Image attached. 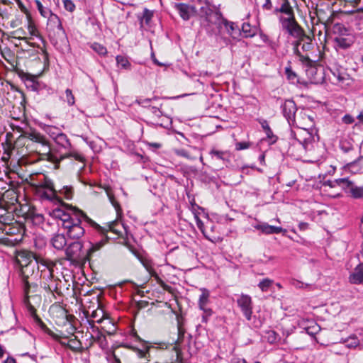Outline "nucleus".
Instances as JSON below:
<instances>
[{
	"instance_id": "obj_1",
	"label": "nucleus",
	"mask_w": 363,
	"mask_h": 363,
	"mask_svg": "<svg viewBox=\"0 0 363 363\" xmlns=\"http://www.w3.org/2000/svg\"><path fill=\"white\" fill-rule=\"evenodd\" d=\"M21 226L15 220L14 216L6 212L0 216V243L8 246H16L23 238Z\"/></svg>"
},
{
	"instance_id": "obj_2",
	"label": "nucleus",
	"mask_w": 363,
	"mask_h": 363,
	"mask_svg": "<svg viewBox=\"0 0 363 363\" xmlns=\"http://www.w3.org/2000/svg\"><path fill=\"white\" fill-rule=\"evenodd\" d=\"M20 275L25 294L24 301L29 307L31 313L34 314L35 309L29 303V294L32 288L37 286L35 284V281L40 277L38 262L37 261H33L25 268L21 269Z\"/></svg>"
},
{
	"instance_id": "obj_3",
	"label": "nucleus",
	"mask_w": 363,
	"mask_h": 363,
	"mask_svg": "<svg viewBox=\"0 0 363 363\" xmlns=\"http://www.w3.org/2000/svg\"><path fill=\"white\" fill-rule=\"evenodd\" d=\"M74 215L76 216V220L65 228L66 234L72 240H79L85 233L84 228L82 226V218H83L91 227L95 228L99 233H104L105 229L97 224L95 221L88 217L82 211L79 209L74 210Z\"/></svg>"
},
{
	"instance_id": "obj_4",
	"label": "nucleus",
	"mask_w": 363,
	"mask_h": 363,
	"mask_svg": "<svg viewBox=\"0 0 363 363\" xmlns=\"http://www.w3.org/2000/svg\"><path fill=\"white\" fill-rule=\"evenodd\" d=\"M201 16L204 18L202 24L208 31L213 30L212 26L219 27L221 24H223V20H225L223 18L220 12L213 11L208 6L201 8Z\"/></svg>"
},
{
	"instance_id": "obj_5",
	"label": "nucleus",
	"mask_w": 363,
	"mask_h": 363,
	"mask_svg": "<svg viewBox=\"0 0 363 363\" xmlns=\"http://www.w3.org/2000/svg\"><path fill=\"white\" fill-rule=\"evenodd\" d=\"M37 191L43 199L49 201L62 202L60 196H63L66 199H71L73 196L72 187L68 186H64L57 191H43V189H38Z\"/></svg>"
},
{
	"instance_id": "obj_6",
	"label": "nucleus",
	"mask_w": 363,
	"mask_h": 363,
	"mask_svg": "<svg viewBox=\"0 0 363 363\" xmlns=\"http://www.w3.org/2000/svg\"><path fill=\"white\" fill-rule=\"evenodd\" d=\"M279 22L283 30H286L291 36L299 38L303 35V29L298 23L295 16L284 17L281 16Z\"/></svg>"
},
{
	"instance_id": "obj_7",
	"label": "nucleus",
	"mask_w": 363,
	"mask_h": 363,
	"mask_svg": "<svg viewBox=\"0 0 363 363\" xmlns=\"http://www.w3.org/2000/svg\"><path fill=\"white\" fill-rule=\"evenodd\" d=\"M83 244L77 240L71 242L65 249L67 259L71 262H79L87 260L86 253L82 252Z\"/></svg>"
},
{
	"instance_id": "obj_8",
	"label": "nucleus",
	"mask_w": 363,
	"mask_h": 363,
	"mask_svg": "<svg viewBox=\"0 0 363 363\" xmlns=\"http://www.w3.org/2000/svg\"><path fill=\"white\" fill-rule=\"evenodd\" d=\"M42 287L47 291L51 294L56 293L57 294H61V291L59 289V284L60 281L57 278H55L53 272L52 271L45 272L43 277Z\"/></svg>"
},
{
	"instance_id": "obj_9",
	"label": "nucleus",
	"mask_w": 363,
	"mask_h": 363,
	"mask_svg": "<svg viewBox=\"0 0 363 363\" xmlns=\"http://www.w3.org/2000/svg\"><path fill=\"white\" fill-rule=\"evenodd\" d=\"M24 138H27L33 142L35 145V147L40 144H45V140H47V138L44 135L31 128L27 129L26 131H23V134H21V135L17 138L16 143H21Z\"/></svg>"
},
{
	"instance_id": "obj_10",
	"label": "nucleus",
	"mask_w": 363,
	"mask_h": 363,
	"mask_svg": "<svg viewBox=\"0 0 363 363\" xmlns=\"http://www.w3.org/2000/svg\"><path fill=\"white\" fill-rule=\"evenodd\" d=\"M236 302L246 319L250 320L252 314V298L249 295L242 294L237 299Z\"/></svg>"
},
{
	"instance_id": "obj_11",
	"label": "nucleus",
	"mask_w": 363,
	"mask_h": 363,
	"mask_svg": "<svg viewBox=\"0 0 363 363\" xmlns=\"http://www.w3.org/2000/svg\"><path fill=\"white\" fill-rule=\"evenodd\" d=\"M46 18H48V29L50 31L56 32L59 37L64 38L65 36V31L63 29L60 18L52 12Z\"/></svg>"
},
{
	"instance_id": "obj_12",
	"label": "nucleus",
	"mask_w": 363,
	"mask_h": 363,
	"mask_svg": "<svg viewBox=\"0 0 363 363\" xmlns=\"http://www.w3.org/2000/svg\"><path fill=\"white\" fill-rule=\"evenodd\" d=\"M281 110L289 124L295 125V114L297 111L295 102L293 100H286L284 104H281Z\"/></svg>"
},
{
	"instance_id": "obj_13",
	"label": "nucleus",
	"mask_w": 363,
	"mask_h": 363,
	"mask_svg": "<svg viewBox=\"0 0 363 363\" xmlns=\"http://www.w3.org/2000/svg\"><path fill=\"white\" fill-rule=\"evenodd\" d=\"M335 182L344 188H349L350 192L354 199L363 198V187L354 186L353 183L347 178L338 179Z\"/></svg>"
},
{
	"instance_id": "obj_14",
	"label": "nucleus",
	"mask_w": 363,
	"mask_h": 363,
	"mask_svg": "<svg viewBox=\"0 0 363 363\" xmlns=\"http://www.w3.org/2000/svg\"><path fill=\"white\" fill-rule=\"evenodd\" d=\"M33 150L42 155V160H46L55 164L60 163V160L50 153V146L48 139L45 140V144H40L35 147Z\"/></svg>"
},
{
	"instance_id": "obj_15",
	"label": "nucleus",
	"mask_w": 363,
	"mask_h": 363,
	"mask_svg": "<svg viewBox=\"0 0 363 363\" xmlns=\"http://www.w3.org/2000/svg\"><path fill=\"white\" fill-rule=\"evenodd\" d=\"M334 43L336 49L345 50L353 44L354 36L351 33L344 36H336Z\"/></svg>"
},
{
	"instance_id": "obj_16",
	"label": "nucleus",
	"mask_w": 363,
	"mask_h": 363,
	"mask_svg": "<svg viewBox=\"0 0 363 363\" xmlns=\"http://www.w3.org/2000/svg\"><path fill=\"white\" fill-rule=\"evenodd\" d=\"M37 257L29 252H21L17 256V262L21 269L27 267L31 262L36 261Z\"/></svg>"
},
{
	"instance_id": "obj_17",
	"label": "nucleus",
	"mask_w": 363,
	"mask_h": 363,
	"mask_svg": "<svg viewBox=\"0 0 363 363\" xmlns=\"http://www.w3.org/2000/svg\"><path fill=\"white\" fill-rule=\"evenodd\" d=\"M349 281L352 284H363V263L359 264L349 277Z\"/></svg>"
},
{
	"instance_id": "obj_18",
	"label": "nucleus",
	"mask_w": 363,
	"mask_h": 363,
	"mask_svg": "<svg viewBox=\"0 0 363 363\" xmlns=\"http://www.w3.org/2000/svg\"><path fill=\"white\" fill-rule=\"evenodd\" d=\"M210 155L213 160L220 161L222 165H227L230 162V155L227 151L213 149L211 150Z\"/></svg>"
},
{
	"instance_id": "obj_19",
	"label": "nucleus",
	"mask_w": 363,
	"mask_h": 363,
	"mask_svg": "<svg viewBox=\"0 0 363 363\" xmlns=\"http://www.w3.org/2000/svg\"><path fill=\"white\" fill-rule=\"evenodd\" d=\"M36 261L38 262L40 278L43 277V274H45V272H48V270L53 272L55 264L52 261L40 257H37Z\"/></svg>"
},
{
	"instance_id": "obj_20",
	"label": "nucleus",
	"mask_w": 363,
	"mask_h": 363,
	"mask_svg": "<svg viewBox=\"0 0 363 363\" xmlns=\"http://www.w3.org/2000/svg\"><path fill=\"white\" fill-rule=\"evenodd\" d=\"M255 228L256 229L260 230L262 233L267 234V235L278 234L281 232L286 231L281 227L270 225L266 223L259 224V225H257L255 226Z\"/></svg>"
},
{
	"instance_id": "obj_21",
	"label": "nucleus",
	"mask_w": 363,
	"mask_h": 363,
	"mask_svg": "<svg viewBox=\"0 0 363 363\" xmlns=\"http://www.w3.org/2000/svg\"><path fill=\"white\" fill-rule=\"evenodd\" d=\"M223 25L228 33L234 39H238L241 36V30L238 26L235 23L223 20Z\"/></svg>"
},
{
	"instance_id": "obj_22",
	"label": "nucleus",
	"mask_w": 363,
	"mask_h": 363,
	"mask_svg": "<svg viewBox=\"0 0 363 363\" xmlns=\"http://www.w3.org/2000/svg\"><path fill=\"white\" fill-rule=\"evenodd\" d=\"M50 242L56 250H62L67 245V239L63 233H56L51 238Z\"/></svg>"
},
{
	"instance_id": "obj_23",
	"label": "nucleus",
	"mask_w": 363,
	"mask_h": 363,
	"mask_svg": "<svg viewBox=\"0 0 363 363\" xmlns=\"http://www.w3.org/2000/svg\"><path fill=\"white\" fill-rule=\"evenodd\" d=\"M276 12H279L287 16V17L295 16L294 9L289 0H282L281 6L275 9Z\"/></svg>"
},
{
	"instance_id": "obj_24",
	"label": "nucleus",
	"mask_w": 363,
	"mask_h": 363,
	"mask_svg": "<svg viewBox=\"0 0 363 363\" xmlns=\"http://www.w3.org/2000/svg\"><path fill=\"white\" fill-rule=\"evenodd\" d=\"M74 209L77 208L75 207H71L69 208L70 212L67 211L60 219L62 221V226L64 229L76 220V216L74 215Z\"/></svg>"
},
{
	"instance_id": "obj_25",
	"label": "nucleus",
	"mask_w": 363,
	"mask_h": 363,
	"mask_svg": "<svg viewBox=\"0 0 363 363\" xmlns=\"http://www.w3.org/2000/svg\"><path fill=\"white\" fill-rule=\"evenodd\" d=\"M184 329L181 325H178V337L174 347V350L176 351L178 357L182 354V343L184 341Z\"/></svg>"
},
{
	"instance_id": "obj_26",
	"label": "nucleus",
	"mask_w": 363,
	"mask_h": 363,
	"mask_svg": "<svg viewBox=\"0 0 363 363\" xmlns=\"http://www.w3.org/2000/svg\"><path fill=\"white\" fill-rule=\"evenodd\" d=\"M200 291L201 294L199 298L198 306L200 309H203L209 303L210 291L206 288H201Z\"/></svg>"
},
{
	"instance_id": "obj_27",
	"label": "nucleus",
	"mask_w": 363,
	"mask_h": 363,
	"mask_svg": "<svg viewBox=\"0 0 363 363\" xmlns=\"http://www.w3.org/2000/svg\"><path fill=\"white\" fill-rule=\"evenodd\" d=\"M142 263L144 267L146 269V270L149 272L150 275L152 277H155L157 282L160 283L162 286H163L164 289H166L167 286L164 284L163 281L159 277L158 274L153 269L151 262H150L149 260H143Z\"/></svg>"
},
{
	"instance_id": "obj_28",
	"label": "nucleus",
	"mask_w": 363,
	"mask_h": 363,
	"mask_svg": "<svg viewBox=\"0 0 363 363\" xmlns=\"http://www.w3.org/2000/svg\"><path fill=\"white\" fill-rule=\"evenodd\" d=\"M175 7L179 11L180 16L185 21L189 20L190 18L189 7L184 4H177Z\"/></svg>"
},
{
	"instance_id": "obj_29",
	"label": "nucleus",
	"mask_w": 363,
	"mask_h": 363,
	"mask_svg": "<svg viewBox=\"0 0 363 363\" xmlns=\"http://www.w3.org/2000/svg\"><path fill=\"white\" fill-rule=\"evenodd\" d=\"M38 189H47L48 191H57L51 179L47 177H44L43 181H41L37 185Z\"/></svg>"
},
{
	"instance_id": "obj_30",
	"label": "nucleus",
	"mask_w": 363,
	"mask_h": 363,
	"mask_svg": "<svg viewBox=\"0 0 363 363\" xmlns=\"http://www.w3.org/2000/svg\"><path fill=\"white\" fill-rule=\"evenodd\" d=\"M105 242L106 240H101V241L91 246V247L86 252V257L88 261L90 260L95 252L99 250L104 245Z\"/></svg>"
},
{
	"instance_id": "obj_31",
	"label": "nucleus",
	"mask_w": 363,
	"mask_h": 363,
	"mask_svg": "<svg viewBox=\"0 0 363 363\" xmlns=\"http://www.w3.org/2000/svg\"><path fill=\"white\" fill-rule=\"evenodd\" d=\"M55 140L56 143L64 148H69L71 146V143L67 135L62 133L57 134Z\"/></svg>"
},
{
	"instance_id": "obj_32",
	"label": "nucleus",
	"mask_w": 363,
	"mask_h": 363,
	"mask_svg": "<svg viewBox=\"0 0 363 363\" xmlns=\"http://www.w3.org/2000/svg\"><path fill=\"white\" fill-rule=\"evenodd\" d=\"M333 32L334 34L337 35V36H344L350 34L345 26L341 23H335L333 27Z\"/></svg>"
},
{
	"instance_id": "obj_33",
	"label": "nucleus",
	"mask_w": 363,
	"mask_h": 363,
	"mask_svg": "<svg viewBox=\"0 0 363 363\" xmlns=\"http://www.w3.org/2000/svg\"><path fill=\"white\" fill-rule=\"evenodd\" d=\"M104 190H105V191H106V193L107 194V196L109 199L110 202L114 206V208H116V211L118 212V211L120 210V205L116 201L111 188L110 186H104Z\"/></svg>"
},
{
	"instance_id": "obj_34",
	"label": "nucleus",
	"mask_w": 363,
	"mask_h": 363,
	"mask_svg": "<svg viewBox=\"0 0 363 363\" xmlns=\"http://www.w3.org/2000/svg\"><path fill=\"white\" fill-rule=\"evenodd\" d=\"M116 60L118 66H121L122 68L125 69H130L131 64L130 63L127 57L123 55H118Z\"/></svg>"
},
{
	"instance_id": "obj_35",
	"label": "nucleus",
	"mask_w": 363,
	"mask_h": 363,
	"mask_svg": "<svg viewBox=\"0 0 363 363\" xmlns=\"http://www.w3.org/2000/svg\"><path fill=\"white\" fill-rule=\"evenodd\" d=\"M241 35L245 38H250L255 35V33L251 28V26L247 23H244L242 26Z\"/></svg>"
},
{
	"instance_id": "obj_36",
	"label": "nucleus",
	"mask_w": 363,
	"mask_h": 363,
	"mask_svg": "<svg viewBox=\"0 0 363 363\" xmlns=\"http://www.w3.org/2000/svg\"><path fill=\"white\" fill-rule=\"evenodd\" d=\"M301 133H305L307 137H306L303 140L297 138V140L298 141L300 145H301L304 149H306L308 145L311 143V135L308 131H306L305 128L300 130V133L298 134Z\"/></svg>"
},
{
	"instance_id": "obj_37",
	"label": "nucleus",
	"mask_w": 363,
	"mask_h": 363,
	"mask_svg": "<svg viewBox=\"0 0 363 363\" xmlns=\"http://www.w3.org/2000/svg\"><path fill=\"white\" fill-rule=\"evenodd\" d=\"M259 123L264 130L267 137L269 139H272L274 138V135L273 134V132L272 129L270 128L268 122L266 120H259Z\"/></svg>"
},
{
	"instance_id": "obj_38",
	"label": "nucleus",
	"mask_w": 363,
	"mask_h": 363,
	"mask_svg": "<svg viewBox=\"0 0 363 363\" xmlns=\"http://www.w3.org/2000/svg\"><path fill=\"white\" fill-rule=\"evenodd\" d=\"M67 347H69L72 351H78L82 347V343L75 337L74 338L70 339L67 342Z\"/></svg>"
},
{
	"instance_id": "obj_39",
	"label": "nucleus",
	"mask_w": 363,
	"mask_h": 363,
	"mask_svg": "<svg viewBox=\"0 0 363 363\" xmlns=\"http://www.w3.org/2000/svg\"><path fill=\"white\" fill-rule=\"evenodd\" d=\"M293 50H294V55H296V56H298L299 57V60L301 62H302L303 63H306L307 65L311 64V60H310L309 57L302 55L301 51L298 49V47H297V46L294 47Z\"/></svg>"
},
{
	"instance_id": "obj_40",
	"label": "nucleus",
	"mask_w": 363,
	"mask_h": 363,
	"mask_svg": "<svg viewBox=\"0 0 363 363\" xmlns=\"http://www.w3.org/2000/svg\"><path fill=\"white\" fill-rule=\"evenodd\" d=\"M35 3L38 11L44 18L47 17L49 16V14L51 13L52 11L49 9L44 7L39 0H35Z\"/></svg>"
},
{
	"instance_id": "obj_41",
	"label": "nucleus",
	"mask_w": 363,
	"mask_h": 363,
	"mask_svg": "<svg viewBox=\"0 0 363 363\" xmlns=\"http://www.w3.org/2000/svg\"><path fill=\"white\" fill-rule=\"evenodd\" d=\"M91 48L100 55H105L107 53L106 48L97 43H94L91 45Z\"/></svg>"
},
{
	"instance_id": "obj_42",
	"label": "nucleus",
	"mask_w": 363,
	"mask_h": 363,
	"mask_svg": "<svg viewBox=\"0 0 363 363\" xmlns=\"http://www.w3.org/2000/svg\"><path fill=\"white\" fill-rule=\"evenodd\" d=\"M65 101L69 106H73L75 103V99L72 94V91L69 89L65 90Z\"/></svg>"
},
{
	"instance_id": "obj_43",
	"label": "nucleus",
	"mask_w": 363,
	"mask_h": 363,
	"mask_svg": "<svg viewBox=\"0 0 363 363\" xmlns=\"http://www.w3.org/2000/svg\"><path fill=\"white\" fill-rule=\"evenodd\" d=\"M67 211H65L64 209L62 208H56L55 209H53L50 213V216L55 218V219H59L60 220L62 218V217L65 215V213H66Z\"/></svg>"
},
{
	"instance_id": "obj_44",
	"label": "nucleus",
	"mask_w": 363,
	"mask_h": 363,
	"mask_svg": "<svg viewBox=\"0 0 363 363\" xmlns=\"http://www.w3.org/2000/svg\"><path fill=\"white\" fill-rule=\"evenodd\" d=\"M346 346L349 348H354L359 345V341L356 336L350 337L346 341Z\"/></svg>"
},
{
	"instance_id": "obj_45",
	"label": "nucleus",
	"mask_w": 363,
	"mask_h": 363,
	"mask_svg": "<svg viewBox=\"0 0 363 363\" xmlns=\"http://www.w3.org/2000/svg\"><path fill=\"white\" fill-rule=\"evenodd\" d=\"M272 283V280L269 279H264L259 283L258 286L262 290V291H267Z\"/></svg>"
},
{
	"instance_id": "obj_46",
	"label": "nucleus",
	"mask_w": 363,
	"mask_h": 363,
	"mask_svg": "<svg viewBox=\"0 0 363 363\" xmlns=\"http://www.w3.org/2000/svg\"><path fill=\"white\" fill-rule=\"evenodd\" d=\"M28 79L30 83L28 86H30L33 91H39L42 89V86H43L42 84L40 82L36 81L34 79V77H33L30 79Z\"/></svg>"
},
{
	"instance_id": "obj_47",
	"label": "nucleus",
	"mask_w": 363,
	"mask_h": 363,
	"mask_svg": "<svg viewBox=\"0 0 363 363\" xmlns=\"http://www.w3.org/2000/svg\"><path fill=\"white\" fill-rule=\"evenodd\" d=\"M67 157H73L75 160H77L79 162H83L84 160V157L81 154H79L77 152H70L69 154H66V155L62 156L60 161L62 159L67 158Z\"/></svg>"
},
{
	"instance_id": "obj_48",
	"label": "nucleus",
	"mask_w": 363,
	"mask_h": 363,
	"mask_svg": "<svg viewBox=\"0 0 363 363\" xmlns=\"http://www.w3.org/2000/svg\"><path fill=\"white\" fill-rule=\"evenodd\" d=\"M27 28H28V30L30 35L35 36V37L40 36L38 30L37 29L35 24L31 21H29Z\"/></svg>"
},
{
	"instance_id": "obj_49",
	"label": "nucleus",
	"mask_w": 363,
	"mask_h": 363,
	"mask_svg": "<svg viewBox=\"0 0 363 363\" xmlns=\"http://www.w3.org/2000/svg\"><path fill=\"white\" fill-rule=\"evenodd\" d=\"M175 153L178 156H181L189 160H193L196 159L195 157L191 156L187 150L184 149L175 150Z\"/></svg>"
},
{
	"instance_id": "obj_50",
	"label": "nucleus",
	"mask_w": 363,
	"mask_h": 363,
	"mask_svg": "<svg viewBox=\"0 0 363 363\" xmlns=\"http://www.w3.org/2000/svg\"><path fill=\"white\" fill-rule=\"evenodd\" d=\"M153 16V12L152 11L148 10L147 9H145L143 11V20L145 21V23L148 24L152 18Z\"/></svg>"
},
{
	"instance_id": "obj_51",
	"label": "nucleus",
	"mask_w": 363,
	"mask_h": 363,
	"mask_svg": "<svg viewBox=\"0 0 363 363\" xmlns=\"http://www.w3.org/2000/svg\"><path fill=\"white\" fill-rule=\"evenodd\" d=\"M266 338H267V340L269 342V343H274L277 341V333L273 331V330H269V331H267L266 333Z\"/></svg>"
},
{
	"instance_id": "obj_52",
	"label": "nucleus",
	"mask_w": 363,
	"mask_h": 363,
	"mask_svg": "<svg viewBox=\"0 0 363 363\" xmlns=\"http://www.w3.org/2000/svg\"><path fill=\"white\" fill-rule=\"evenodd\" d=\"M64 8L69 12H73L75 9V5L72 0H62Z\"/></svg>"
},
{
	"instance_id": "obj_53",
	"label": "nucleus",
	"mask_w": 363,
	"mask_h": 363,
	"mask_svg": "<svg viewBox=\"0 0 363 363\" xmlns=\"http://www.w3.org/2000/svg\"><path fill=\"white\" fill-rule=\"evenodd\" d=\"M285 74L287 77V79L289 80H291V81H294L296 78V73L292 70L291 67L289 66V67H286L285 68Z\"/></svg>"
},
{
	"instance_id": "obj_54",
	"label": "nucleus",
	"mask_w": 363,
	"mask_h": 363,
	"mask_svg": "<svg viewBox=\"0 0 363 363\" xmlns=\"http://www.w3.org/2000/svg\"><path fill=\"white\" fill-rule=\"evenodd\" d=\"M301 45V49L303 52L311 50L313 48L311 38L309 37V39H306Z\"/></svg>"
},
{
	"instance_id": "obj_55",
	"label": "nucleus",
	"mask_w": 363,
	"mask_h": 363,
	"mask_svg": "<svg viewBox=\"0 0 363 363\" xmlns=\"http://www.w3.org/2000/svg\"><path fill=\"white\" fill-rule=\"evenodd\" d=\"M297 40L296 41H294L292 45L294 47H299L300 45H302V43L306 40V39H309V36L307 35L305 33V31L303 30V36H301L299 38H296Z\"/></svg>"
},
{
	"instance_id": "obj_56",
	"label": "nucleus",
	"mask_w": 363,
	"mask_h": 363,
	"mask_svg": "<svg viewBox=\"0 0 363 363\" xmlns=\"http://www.w3.org/2000/svg\"><path fill=\"white\" fill-rule=\"evenodd\" d=\"M116 222H112V223H110L107 225V228H105V227H103L105 230L104 233H101V234L104 235L106 234L108 231H112L114 233H116V235H119L120 233L116 230L115 229V225H116Z\"/></svg>"
},
{
	"instance_id": "obj_57",
	"label": "nucleus",
	"mask_w": 363,
	"mask_h": 363,
	"mask_svg": "<svg viewBox=\"0 0 363 363\" xmlns=\"http://www.w3.org/2000/svg\"><path fill=\"white\" fill-rule=\"evenodd\" d=\"M21 125H16L14 124H11V128L13 130H16L21 134H23V131H26L29 128H27V123L25 122H22Z\"/></svg>"
},
{
	"instance_id": "obj_58",
	"label": "nucleus",
	"mask_w": 363,
	"mask_h": 363,
	"mask_svg": "<svg viewBox=\"0 0 363 363\" xmlns=\"http://www.w3.org/2000/svg\"><path fill=\"white\" fill-rule=\"evenodd\" d=\"M195 219H196V225H197V227L199 228V229L202 232V233L206 238H208V236L205 233L204 224L202 222V220L199 218V217L197 215H195Z\"/></svg>"
},
{
	"instance_id": "obj_59",
	"label": "nucleus",
	"mask_w": 363,
	"mask_h": 363,
	"mask_svg": "<svg viewBox=\"0 0 363 363\" xmlns=\"http://www.w3.org/2000/svg\"><path fill=\"white\" fill-rule=\"evenodd\" d=\"M201 310L203 311V315L202 316L203 321L207 322L208 318L212 315L213 311L210 308L208 307H205V308Z\"/></svg>"
},
{
	"instance_id": "obj_60",
	"label": "nucleus",
	"mask_w": 363,
	"mask_h": 363,
	"mask_svg": "<svg viewBox=\"0 0 363 363\" xmlns=\"http://www.w3.org/2000/svg\"><path fill=\"white\" fill-rule=\"evenodd\" d=\"M250 143L247 142H240L236 143L235 149L237 150H242L247 149L250 147Z\"/></svg>"
},
{
	"instance_id": "obj_61",
	"label": "nucleus",
	"mask_w": 363,
	"mask_h": 363,
	"mask_svg": "<svg viewBox=\"0 0 363 363\" xmlns=\"http://www.w3.org/2000/svg\"><path fill=\"white\" fill-rule=\"evenodd\" d=\"M66 327H67L66 332H67V335H73L74 333H75L76 328L71 323H68L66 325Z\"/></svg>"
},
{
	"instance_id": "obj_62",
	"label": "nucleus",
	"mask_w": 363,
	"mask_h": 363,
	"mask_svg": "<svg viewBox=\"0 0 363 363\" xmlns=\"http://www.w3.org/2000/svg\"><path fill=\"white\" fill-rule=\"evenodd\" d=\"M342 121L345 123V124H352L354 121V119L353 117H352L350 115H345L343 118H342Z\"/></svg>"
},
{
	"instance_id": "obj_63",
	"label": "nucleus",
	"mask_w": 363,
	"mask_h": 363,
	"mask_svg": "<svg viewBox=\"0 0 363 363\" xmlns=\"http://www.w3.org/2000/svg\"><path fill=\"white\" fill-rule=\"evenodd\" d=\"M268 45L270 47V48L272 50H273L274 51H276L277 50V44L276 42L270 40H269V42L267 43Z\"/></svg>"
},
{
	"instance_id": "obj_64",
	"label": "nucleus",
	"mask_w": 363,
	"mask_h": 363,
	"mask_svg": "<svg viewBox=\"0 0 363 363\" xmlns=\"http://www.w3.org/2000/svg\"><path fill=\"white\" fill-rule=\"evenodd\" d=\"M272 7L271 0H265V4L263 5V8L267 10H270Z\"/></svg>"
}]
</instances>
